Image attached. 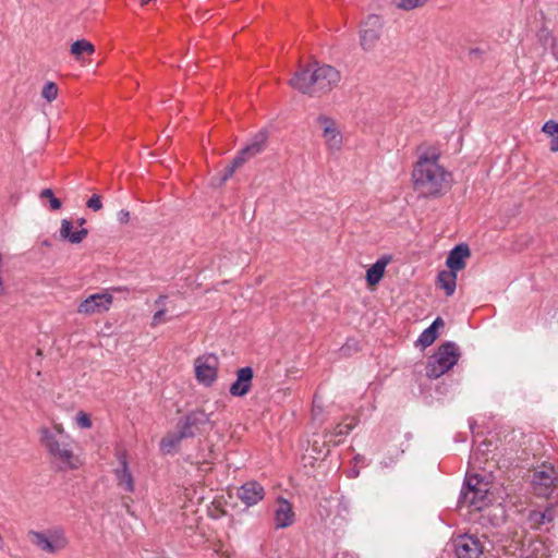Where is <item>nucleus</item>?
Instances as JSON below:
<instances>
[{"label": "nucleus", "instance_id": "obj_34", "mask_svg": "<svg viewBox=\"0 0 558 558\" xmlns=\"http://www.w3.org/2000/svg\"><path fill=\"white\" fill-rule=\"evenodd\" d=\"M542 512L545 513V521L550 524L557 517L558 509L555 505H549Z\"/></svg>", "mask_w": 558, "mask_h": 558}, {"label": "nucleus", "instance_id": "obj_1", "mask_svg": "<svg viewBox=\"0 0 558 558\" xmlns=\"http://www.w3.org/2000/svg\"><path fill=\"white\" fill-rule=\"evenodd\" d=\"M420 156L412 171L414 190L423 197H440L452 183V174L438 160L440 151L435 146H420Z\"/></svg>", "mask_w": 558, "mask_h": 558}, {"label": "nucleus", "instance_id": "obj_46", "mask_svg": "<svg viewBox=\"0 0 558 558\" xmlns=\"http://www.w3.org/2000/svg\"><path fill=\"white\" fill-rule=\"evenodd\" d=\"M476 456H477V451H473L472 452V458H476Z\"/></svg>", "mask_w": 558, "mask_h": 558}, {"label": "nucleus", "instance_id": "obj_16", "mask_svg": "<svg viewBox=\"0 0 558 558\" xmlns=\"http://www.w3.org/2000/svg\"><path fill=\"white\" fill-rule=\"evenodd\" d=\"M264 487L255 482H247L243 484L238 492V497L247 506H254L264 498Z\"/></svg>", "mask_w": 558, "mask_h": 558}, {"label": "nucleus", "instance_id": "obj_19", "mask_svg": "<svg viewBox=\"0 0 558 558\" xmlns=\"http://www.w3.org/2000/svg\"><path fill=\"white\" fill-rule=\"evenodd\" d=\"M471 255L466 244H459L453 247L446 260V265L450 270L458 271L465 267V259Z\"/></svg>", "mask_w": 558, "mask_h": 558}, {"label": "nucleus", "instance_id": "obj_12", "mask_svg": "<svg viewBox=\"0 0 558 558\" xmlns=\"http://www.w3.org/2000/svg\"><path fill=\"white\" fill-rule=\"evenodd\" d=\"M317 123L323 130L322 135L327 148L332 153L340 150L342 146V135L336 121L327 116L320 114L317 118Z\"/></svg>", "mask_w": 558, "mask_h": 558}, {"label": "nucleus", "instance_id": "obj_33", "mask_svg": "<svg viewBox=\"0 0 558 558\" xmlns=\"http://www.w3.org/2000/svg\"><path fill=\"white\" fill-rule=\"evenodd\" d=\"M537 37L542 46L546 47L550 41L554 40L551 32L547 27H542L537 33Z\"/></svg>", "mask_w": 558, "mask_h": 558}, {"label": "nucleus", "instance_id": "obj_38", "mask_svg": "<svg viewBox=\"0 0 558 558\" xmlns=\"http://www.w3.org/2000/svg\"><path fill=\"white\" fill-rule=\"evenodd\" d=\"M165 314H166V311L163 308L157 311L154 314V316H153L151 326L155 327V326L163 323L165 322V318H163Z\"/></svg>", "mask_w": 558, "mask_h": 558}, {"label": "nucleus", "instance_id": "obj_3", "mask_svg": "<svg viewBox=\"0 0 558 558\" xmlns=\"http://www.w3.org/2000/svg\"><path fill=\"white\" fill-rule=\"evenodd\" d=\"M459 357L460 352L454 342L442 343L429 357L426 376L433 379L439 378L458 363Z\"/></svg>", "mask_w": 558, "mask_h": 558}, {"label": "nucleus", "instance_id": "obj_14", "mask_svg": "<svg viewBox=\"0 0 558 558\" xmlns=\"http://www.w3.org/2000/svg\"><path fill=\"white\" fill-rule=\"evenodd\" d=\"M454 551L458 558H481L483 545L480 539L473 535H460L454 542Z\"/></svg>", "mask_w": 558, "mask_h": 558}, {"label": "nucleus", "instance_id": "obj_5", "mask_svg": "<svg viewBox=\"0 0 558 558\" xmlns=\"http://www.w3.org/2000/svg\"><path fill=\"white\" fill-rule=\"evenodd\" d=\"M487 483L478 478L477 475H470L466 477L464 486L459 497V506L474 508L482 510L486 505L487 498Z\"/></svg>", "mask_w": 558, "mask_h": 558}, {"label": "nucleus", "instance_id": "obj_30", "mask_svg": "<svg viewBox=\"0 0 558 558\" xmlns=\"http://www.w3.org/2000/svg\"><path fill=\"white\" fill-rule=\"evenodd\" d=\"M428 0H392L393 4L401 10L411 11L423 7Z\"/></svg>", "mask_w": 558, "mask_h": 558}, {"label": "nucleus", "instance_id": "obj_13", "mask_svg": "<svg viewBox=\"0 0 558 558\" xmlns=\"http://www.w3.org/2000/svg\"><path fill=\"white\" fill-rule=\"evenodd\" d=\"M194 364L196 379L205 386H210L217 378V357L214 355L199 356Z\"/></svg>", "mask_w": 558, "mask_h": 558}, {"label": "nucleus", "instance_id": "obj_9", "mask_svg": "<svg viewBox=\"0 0 558 558\" xmlns=\"http://www.w3.org/2000/svg\"><path fill=\"white\" fill-rule=\"evenodd\" d=\"M383 21L379 15L369 14L361 24L360 45L363 50H373L380 38Z\"/></svg>", "mask_w": 558, "mask_h": 558}, {"label": "nucleus", "instance_id": "obj_35", "mask_svg": "<svg viewBox=\"0 0 558 558\" xmlns=\"http://www.w3.org/2000/svg\"><path fill=\"white\" fill-rule=\"evenodd\" d=\"M87 207L94 211H98L102 208L101 197L94 194L86 203Z\"/></svg>", "mask_w": 558, "mask_h": 558}, {"label": "nucleus", "instance_id": "obj_10", "mask_svg": "<svg viewBox=\"0 0 558 558\" xmlns=\"http://www.w3.org/2000/svg\"><path fill=\"white\" fill-rule=\"evenodd\" d=\"M112 300L108 292L92 294L80 303L77 313L86 316L104 313L110 308Z\"/></svg>", "mask_w": 558, "mask_h": 558}, {"label": "nucleus", "instance_id": "obj_28", "mask_svg": "<svg viewBox=\"0 0 558 558\" xmlns=\"http://www.w3.org/2000/svg\"><path fill=\"white\" fill-rule=\"evenodd\" d=\"M356 425L355 417L347 418L344 422L339 423L333 430V436H345L348 435Z\"/></svg>", "mask_w": 558, "mask_h": 558}, {"label": "nucleus", "instance_id": "obj_24", "mask_svg": "<svg viewBox=\"0 0 558 558\" xmlns=\"http://www.w3.org/2000/svg\"><path fill=\"white\" fill-rule=\"evenodd\" d=\"M387 264L388 259L380 258L367 269L366 281L369 286H375L381 280Z\"/></svg>", "mask_w": 558, "mask_h": 558}, {"label": "nucleus", "instance_id": "obj_32", "mask_svg": "<svg viewBox=\"0 0 558 558\" xmlns=\"http://www.w3.org/2000/svg\"><path fill=\"white\" fill-rule=\"evenodd\" d=\"M40 198H48L50 203V207L53 210H58L61 208L62 204L59 198H57L51 189H45L40 192Z\"/></svg>", "mask_w": 558, "mask_h": 558}, {"label": "nucleus", "instance_id": "obj_25", "mask_svg": "<svg viewBox=\"0 0 558 558\" xmlns=\"http://www.w3.org/2000/svg\"><path fill=\"white\" fill-rule=\"evenodd\" d=\"M457 274L453 270H442L438 274V283L445 290L446 295L450 296L456 290Z\"/></svg>", "mask_w": 558, "mask_h": 558}, {"label": "nucleus", "instance_id": "obj_4", "mask_svg": "<svg viewBox=\"0 0 558 558\" xmlns=\"http://www.w3.org/2000/svg\"><path fill=\"white\" fill-rule=\"evenodd\" d=\"M27 539L37 549L49 555L58 554L69 544V541L61 529H50L47 531L31 530L27 532Z\"/></svg>", "mask_w": 558, "mask_h": 558}, {"label": "nucleus", "instance_id": "obj_11", "mask_svg": "<svg viewBox=\"0 0 558 558\" xmlns=\"http://www.w3.org/2000/svg\"><path fill=\"white\" fill-rule=\"evenodd\" d=\"M341 78L340 72L331 65L328 64H319L317 66V81L316 88L313 89L315 92V97H320L327 93H329Z\"/></svg>", "mask_w": 558, "mask_h": 558}, {"label": "nucleus", "instance_id": "obj_6", "mask_svg": "<svg viewBox=\"0 0 558 558\" xmlns=\"http://www.w3.org/2000/svg\"><path fill=\"white\" fill-rule=\"evenodd\" d=\"M532 485L539 497L558 496V471L551 464H543L534 471Z\"/></svg>", "mask_w": 558, "mask_h": 558}, {"label": "nucleus", "instance_id": "obj_47", "mask_svg": "<svg viewBox=\"0 0 558 558\" xmlns=\"http://www.w3.org/2000/svg\"><path fill=\"white\" fill-rule=\"evenodd\" d=\"M526 558H537V557H526Z\"/></svg>", "mask_w": 558, "mask_h": 558}, {"label": "nucleus", "instance_id": "obj_31", "mask_svg": "<svg viewBox=\"0 0 558 558\" xmlns=\"http://www.w3.org/2000/svg\"><path fill=\"white\" fill-rule=\"evenodd\" d=\"M41 96L48 102L53 101L58 97V86L53 82H47L41 90Z\"/></svg>", "mask_w": 558, "mask_h": 558}, {"label": "nucleus", "instance_id": "obj_45", "mask_svg": "<svg viewBox=\"0 0 558 558\" xmlns=\"http://www.w3.org/2000/svg\"><path fill=\"white\" fill-rule=\"evenodd\" d=\"M150 0H142V5H145L149 2Z\"/></svg>", "mask_w": 558, "mask_h": 558}, {"label": "nucleus", "instance_id": "obj_26", "mask_svg": "<svg viewBox=\"0 0 558 558\" xmlns=\"http://www.w3.org/2000/svg\"><path fill=\"white\" fill-rule=\"evenodd\" d=\"M542 131L551 138L550 150L558 151V122L548 120L544 123Z\"/></svg>", "mask_w": 558, "mask_h": 558}, {"label": "nucleus", "instance_id": "obj_41", "mask_svg": "<svg viewBox=\"0 0 558 558\" xmlns=\"http://www.w3.org/2000/svg\"><path fill=\"white\" fill-rule=\"evenodd\" d=\"M439 326H444V320H442V318L437 317V318L432 323V325H430L429 327H434V330H436V331H437V328H438Z\"/></svg>", "mask_w": 558, "mask_h": 558}, {"label": "nucleus", "instance_id": "obj_39", "mask_svg": "<svg viewBox=\"0 0 558 558\" xmlns=\"http://www.w3.org/2000/svg\"><path fill=\"white\" fill-rule=\"evenodd\" d=\"M235 172V169L231 166V165H228L225 170H223V173L220 178V185L223 184L227 180H229L233 173Z\"/></svg>", "mask_w": 558, "mask_h": 558}, {"label": "nucleus", "instance_id": "obj_23", "mask_svg": "<svg viewBox=\"0 0 558 558\" xmlns=\"http://www.w3.org/2000/svg\"><path fill=\"white\" fill-rule=\"evenodd\" d=\"M70 52L75 60L83 61L84 54L90 56L95 52V46L86 39H78L71 45Z\"/></svg>", "mask_w": 558, "mask_h": 558}, {"label": "nucleus", "instance_id": "obj_15", "mask_svg": "<svg viewBox=\"0 0 558 558\" xmlns=\"http://www.w3.org/2000/svg\"><path fill=\"white\" fill-rule=\"evenodd\" d=\"M254 377L253 368L250 366L242 367L236 372V380L230 386L229 392L233 397H243L247 395L252 388V379Z\"/></svg>", "mask_w": 558, "mask_h": 558}, {"label": "nucleus", "instance_id": "obj_20", "mask_svg": "<svg viewBox=\"0 0 558 558\" xmlns=\"http://www.w3.org/2000/svg\"><path fill=\"white\" fill-rule=\"evenodd\" d=\"M88 234V230L82 228L78 231L73 232V223L68 219H62L60 228V238L72 244L81 243Z\"/></svg>", "mask_w": 558, "mask_h": 558}, {"label": "nucleus", "instance_id": "obj_42", "mask_svg": "<svg viewBox=\"0 0 558 558\" xmlns=\"http://www.w3.org/2000/svg\"><path fill=\"white\" fill-rule=\"evenodd\" d=\"M51 432H52L53 434L58 435V436H65V435L63 434V428H62V426H61V425H59V424H56V425L53 426V430H51Z\"/></svg>", "mask_w": 558, "mask_h": 558}, {"label": "nucleus", "instance_id": "obj_7", "mask_svg": "<svg viewBox=\"0 0 558 558\" xmlns=\"http://www.w3.org/2000/svg\"><path fill=\"white\" fill-rule=\"evenodd\" d=\"M317 66H319L317 62L306 66H300L290 78L289 85L302 94L315 97V92L313 89L316 88Z\"/></svg>", "mask_w": 558, "mask_h": 558}, {"label": "nucleus", "instance_id": "obj_37", "mask_svg": "<svg viewBox=\"0 0 558 558\" xmlns=\"http://www.w3.org/2000/svg\"><path fill=\"white\" fill-rule=\"evenodd\" d=\"M76 423L82 428H89L92 426V421H90L89 416L84 412H80L77 414Z\"/></svg>", "mask_w": 558, "mask_h": 558}, {"label": "nucleus", "instance_id": "obj_43", "mask_svg": "<svg viewBox=\"0 0 558 558\" xmlns=\"http://www.w3.org/2000/svg\"><path fill=\"white\" fill-rule=\"evenodd\" d=\"M165 300H166V295H160V296L157 299L156 303H157V304H163Z\"/></svg>", "mask_w": 558, "mask_h": 558}, {"label": "nucleus", "instance_id": "obj_27", "mask_svg": "<svg viewBox=\"0 0 558 558\" xmlns=\"http://www.w3.org/2000/svg\"><path fill=\"white\" fill-rule=\"evenodd\" d=\"M527 522L530 527L541 530L543 526H547L548 523L545 521V513L542 510H532L527 514Z\"/></svg>", "mask_w": 558, "mask_h": 558}, {"label": "nucleus", "instance_id": "obj_36", "mask_svg": "<svg viewBox=\"0 0 558 558\" xmlns=\"http://www.w3.org/2000/svg\"><path fill=\"white\" fill-rule=\"evenodd\" d=\"M251 158L247 155H243V150L241 149L238 155L232 159L230 165L236 170L241 166H243Z\"/></svg>", "mask_w": 558, "mask_h": 558}, {"label": "nucleus", "instance_id": "obj_22", "mask_svg": "<svg viewBox=\"0 0 558 558\" xmlns=\"http://www.w3.org/2000/svg\"><path fill=\"white\" fill-rule=\"evenodd\" d=\"M187 438L186 436H183V432L181 428H178V432L174 433H168L160 441V449L165 453H172L179 444Z\"/></svg>", "mask_w": 558, "mask_h": 558}, {"label": "nucleus", "instance_id": "obj_2", "mask_svg": "<svg viewBox=\"0 0 558 558\" xmlns=\"http://www.w3.org/2000/svg\"><path fill=\"white\" fill-rule=\"evenodd\" d=\"M41 442L49 454L59 462L60 470H75L81 461L74 454L68 436H58L50 429L44 427L40 429Z\"/></svg>", "mask_w": 558, "mask_h": 558}, {"label": "nucleus", "instance_id": "obj_17", "mask_svg": "<svg viewBox=\"0 0 558 558\" xmlns=\"http://www.w3.org/2000/svg\"><path fill=\"white\" fill-rule=\"evenodd\" d=\"M294 520L295 514L293 512L291 504L283 498H279L275 511L276 529H286L292 525L294 523Z\"/></svg>", "mask_w": 558, "mask_h": 558}, {"label": "nucleus", "instance_id": "obj_8", "mask_svg": "<svg viewBox=\"0 0 558 558\" xmlns=\"http://www.w3.org/2000/svg\"><path fill=\"white\" fill-rule=\"evenodd\" d=\"M207 425H213L210 414L202 409L190 411L178 422V428H181L183 436L187 438L202 434Z\"/></svg>", "mask_w": 558, "mask_h": 558}, {"label": "nucleus", "instance_id": "obj_21", "mask_svg": "<svg viewBox=\"0 0 558 558\" xmlns=\"http://www.w3.org/2000/svg\"><path fill=\"white\" fill-rule=\"evenodd\" d=\"M267 138V132L259 131L252 137L250 143L244 148H242L243 155H247L250 158H253L254 156L260 154L265 148Z\"/></svg>", "mask_w": 558, "mask_h": 558}, {"label": "nucleus", "instance_id": "obj_44", "mask_svg": "<svg viewBox=\"0 0 558 558\" xmlns=\"http://www.w3.org/2000/svg\"><path fill=\"white\" fill-rule=\"evenodd\" d=\"M85 222H86V220H85L84 218H80V219L77 220V223H78L80 226H83Z\"/></svg>", "mask_w": 558, "mask_h": 558}, {"label": "nucleus", "instance_id": "obj_18", "mask_svg": "<svg viewBox=\"0 0 558 558\" xmlns=\"http://www.w3.org/2000/svg\"><path fill=\"white\" fill-rule=\"evenodd\" d=\"M117 458L120 463V468L116 470V478L118 481V486H120L128 493H132L134 490V481L129 470L126 453L124 451L118 452Z\"/></svg>", "mask_w": 558, "mask_h": 558}, {"label": "nucleus", "instance_id": "obj_40", "mask_svg": "<svg viewBox=\"0 0 558 558\" xmlns=\"http://www.w3.org/2000/svg\"><path fill=\"white\" fill-rule=\"evenodd\" d=\"M118 219L121 223H126L130 220V213L125 209H122L118 213Z\"/></svg>", "mask_w": 558, "mask_h": 558}, {"label": "nucleus", "instance_id": "obj_29", "mask_svg": "<svg viewBox=\"0 0 558 558\" xmlns=\"http://www.w3.org/2000/svg\"><path fill=\"white\" fill-rule=\"evenodd\" d=\"M437 338V331L434 330V327L426 328L417 339V343L422 348L429 347Z\"/></svg>", "mask_w": 558, "mask_h": 558}]
</instances>
